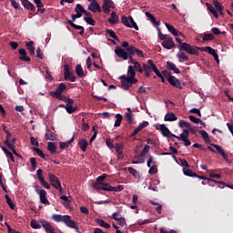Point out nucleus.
<instances>
[{
	"mask_svg": "<svg viewBox=\"0 0 233 233\" xmlns=\"http://www.w3.org/2000/svg\"><path fill=\"white\" fill-rule=\"evenodd\" d=\"M119 79L121 80L123 89L127 91L138 82L137 78H136V71L133 69V66H128L127 76H120Z\"/></svg>",
	"mask_w": 233,
	"mask_h": 233,
	"instance_id": "obj_1",
	"label": "nucleus"
},
{
	"mask_svg": "<svg viewBox=\"0 0 233 233\" xmlns=\"http://www.w3.org/2000/svg\"><path fill=\"white\" fill-rule=\"evenodd\" d=\"M176 42L179 44V46H177V48L179 49V51L185 52L191 56H199V52L198 50L191 47L190 44L182 42V40L179 37H176Z\"/></svg>",
	"mask_w": 233,
	"mask_h": 233,
	"instance_id": "obj_2",
	"label": "nucleus"
},
{
	"mask_svg": "<svg viewBox=\"0 0 233 233\" xmlns=\"http://www.w3.org/2000/svg\"><path fill=\"white\" fill-rule=\"evenodd\" d=\"M83 13L78 12L75 15H72V20H67V25L72 26L75 30H80L79 35L83 36L85 34V27L81 25H76L74 22H76V19H79L82 16Z\"/></svg>",
	"mask_w": 233,
	"mask_h": 233,
	"instance_id": "obj_3",
	"label": "nucleus"
},
{
	"mask_svg": "<svg viewBox=\"0 0 233 233\" xmlns=\"http://www.w3.org/2000/svg\"><path fill=\"white\" fill-rule=\"evenodd\" d=\"M48 182H50V186H52L53 188L58 190L59 194L63 195V187H61V182L56 176L48 173Z\"/></svg>",
	"mask_w": 233,
	"mask_h": 233,
	"instance_id": "obj_4",
	"label": "nucleus"
},
{
	"mask_svg": "<svg viewBox=\"0 0 233 233\" xmlns=\"http://www.w3.org/2000/svg\"><path fill=\"white\" fill-rule=\"evenodd\" d=\"M35 192H36L37 195H39V200L42 205H50V202H48L47 199V192L44 189H41V187L38 185L35 186Z\"/></svg>",
	"mask_w": 233,
	"mask_h": 233,
	"instance_id": "obj_5",
	"label": "nucleus"
},
{
	"mask_svg": "<svg viewBox=\"0 0 233 233\" xmlns=\"http://www.w3.org/2000/svg\"><path fill=\"white\" fill-rule=\"evenodd\" d=\"M96 190H105L107 192H122L124 187L123 186H116V187H112L109 184H105L99 187H95Z\"/></svg>",
	"mask_w": 233,
	"mask_h": 233,
	"instance_id": "obj_6",
	"label": "nucleus"
},
{
	"mask_svg": "<svg viewBox=\"0 0 233 233\" xmlns=\"http://www.w3.org/2000/svg\"><path fill=\"white\" fill-rule=\"evenodd\" d=\"M142 67L145 72L153 71L154 74H156V76H160V71H159V69H157L156 65L153 63V60H151V59L147 60V64H143Z\"/></svg>",
	"mask_w": 233,
	"mask_h": 233,
	"instance_id": "obj_7",
	"label": "nucleus"
},
{
	"mask_svg": "<svg viewBox=\"0 0 233 233\" xmlns=\"http://www.w3.org/2000/svg\"><path fill=\"white\" fill-rule=\"evenodd\" d=\"M101 7L103 9V13L109 15L111 13V9L116 8V5L112 0H103Z\"/></svg>",
	"mask_w": 233,
	"mask_h": 233,
	"instance_id": "obj_8",
	"label": "nucleus"
},
{
	"mask_svg": "<svg viewBox=\"0 0 233 233\" xmlns=\"http://www.w3.org/2000/svg\"><path fill=\"white\" fill-rule=\"evenodd\" d=\"M195 50H200L201 52L204 51L206 53H208L211 56H213V58L215 59V61L217 63H219V58L218 56L217 51L215 49H213L210 46H206L203 49L198 46H195V48H193Z\"/></svg>",
	"mask_w": 233,
	"mask_h": 233,
	"instance_id": "obj_9",
	"label": "nucleus"
},
{
	"mask_svg": "<svg viewBox=\"0 0 233 233\" xmlns=\"http://www.w3.org/2000/svg\"><path fill=\"white\" fill-rule=\"evenodd\" d=\"M152 164H156V162H154V157L149 156L147 158V167H149L147 174L151 176L157 173V167L156 165L151 166Z\"/></svg>",
	"mask_w": 233,
	"mask_h": 233,
	"instance_id": "obj_10",
	"label": "nucleus"
},
{
	"mask_svg": "<svg viewBox=\"0 0 233 233\" xmlns=\"http://www.w3.org/2000/svg\"><path fill=\"white\" fill-rule=\"evenodd\" d=\"M64 79L69 80L72 83H76V76H70V68L67 64L64 65Z\"/></svg>",
	"mask_w": 233,
	"mask_h": 233,
	"instance_id": "obj_11",
	"label": "nucleus"
},
{
	"mask_svg": "<svg viewBox=\"0 0 233 233\" xmlns=\"http://www.w3.org/2000/svg\"><path fill=\"white\" fill-rule=\"evenodd\" d=\"M126 49L120 48L119 46L116 47L115 53L116 56L122 58L123 60H128V57L131 56L128 52L125 51Z\"/></svg>",
	"mask_w": 233,
	"mask_h": 233,
	"instance_id": "obj_12",
	"label": "nucleus"
},
{
	"mask_svg": "<svg viewBox=\"0 0 233 233\" xmlns=\"http://www.w3.org/2000/svg\"><path fill=\"white\" fill-rule=\"evenodd\" d=\"M107 175L106 174H103L100 177H96V180L94 184H92V187L94 188H99L101 187H103L104 185H107V183H103L105 181V179H106Z\"/></svg>",
	"mask_w": 233,
	"mask_h": 233,
	"instance_id": "obj_13",
	"label": "nucleus"
},
{
	"mask_svg": "<svg viewBox=\"0 0 233 233\" xmlns=\"http://www.w3.org/2000/svg\"><path fill=\"white\" fill-rule=\"evenodd\" d=\"M36 177H37V180H39V182H41L42 187H44V188L46 189H50V185L44 180V177H43V169L39 168L36 171Z\"/></svg>",
	"mask_w": 233,
	"mask_h": 233,
	"instance_id": "obj_14",
	"label": "nucleus"
},
{
	"mask_svg": "<svg viewBox=\"0 0 233 233\" xmlns=\"http://www.w3.org/2000/svg\"><path fill=\"white\" fill-rule=\"evenodd\" d=\"M70 216L69 215H58V214H53L52 215V220L56 222V223H61L65 222L67 220H70Z\"/></svg>",
	"mask_w": 233,
	"mask_h": 233,
	"instance_id": "obj_15",
	"label": "nucleus"
},
{
	"mask_svg": "<svg viewBox=\"0 0 233 233\" xmlns=\"http://www.w3.org/2000/svg\"><path fill=\"white\" fill-rule=\"evenodd\" d=\"M61 222L64 223V225H66L67 228L75 229V232L81 233L80 228H78V224H76L75 220L70 219Z\"/></svg>",
	"mask_w": 233,
	"mask_h": 233,
	"instance_id": "obj_16",
	"label": "nucleus"
},
{
	"mask_svg": "<svg viewBox=\"0 0 233 233\" xmlns=\"http://www.w3.org/2000/svg\"><path fill=\"white\" fill-rule=\"evenodd\" d=\"M87 10L92 13H101V10H103V8L98 4V2H90L89 5H87Z\"/></svg>",
	"mask_w": 233,
	"mask_h": 233,
	"instance_id": "obj_17",
	"label": "nucleus"
},
{
	"mask_svg": "<svg viewBox=\"0 0 233 233\" xmlns=\"http://www.w3.org/2000/svg\"><path fill=\"white\" fill-rule=\"evenodd\" d=\"M162 47H164L167 50H171L172 48L176 47L175 40L173 37H168L167 40L162 42Z\"/></svg>",
	"mask_w": 233,
	"mask_h": 233,
	"instance_id": "obj_18",
	"label": "nucleus"
},
{
	"mask_svg": "<svg viewBox=\"0 0 233 233\" xmlns=\"http://www.w3.org/2000/svg\"><path fill=\"white\" fill-rule=\"evenodd\" d=\"M127 53H129V56H133L134 55H136L138 57H142L144 58L145 56L143 55V51L142 50H138L137 48H136V46H131V47H127Z\"/></svg>",
	"mask_w": 233,
	"mask_h": 233,
	"instance_id": "obj_19",
	"label": "nucleus"
},
{
	"mask_svg": "<svg viewBox=\"0 0 233 233\" xmlns=\"http://www.w3.org/2000/svg\"><path fill=\"white\" fill-rule=\"evenodd\" d=\"M66 88L67 86L65 85V83H61L58 85L56 90L48 92V96L63 95Z\"/></svg>",
	"mask_w": 233,
	"mask_h": 233,
	"instance_id": "obj_20",
	"label": "nucleus"
},
{
	"mask_svg": "<svg viewBox=\"0 0 233 233\" xmlns=\"http://www.w3.org/2000/svg\"><path fill=\"white\" fill-rule=\"evenodd\" d=\"M167 80L168 81L169 85H171V86L182 89V85H180L179 79H177L176 76H169L167 78Z\"/></svg>",
	"mask_w": 233,
	"mask_h": 233,
	"instance_id": "obj_21",
	"label": "nucleus"
},
{
	"mask_svg": "<svg viewBox=\"0 0 233 233\" xmlns=\"http://www.w3.org/2000/svg\"><path fill=\"white\" fill-rule=\"evenodd\" d=\"M22 6L27 9L28 11L35 13L36 12V7L28 0H21Z\"/></svg>",
	"mask_w": 233,
	"mask_h": 233,
	"instance_id": "obj_22",
	"label": "nucleus"
},
{
	"mask_svg": "<svg viewBox=\"0 0 233 233\" xmlns=\"http://www.w3.org/2000/svg\"><path fill=\"white\" fill-rule=\"evenodd\" d=\"M40 223H41L42 228L46 230V233H56L55 232L54 227H52V225H50V223H48L47 221L41 220Z\"/></svg>",
	"mask_w": 233,
	"mask_h": 233,
	"instance_id": "obj_23",
	"label": "nucleus"
},
{
	"mask_svg": "<svg viewBox=\"0 0 233 233\" xmlns=\"http://www.w3.org/2000/svg\"><path fill=\"white\" fill-rule=\"evenodd\" d=\"M50 96L55 97L58 100H61L66 103H69V105H74V99L66 96L65 95H50Z\"/></svg>",
	"mask_w": 233,
	"mask_h": 233,
	"instance_id": "obj_24",
	"label": "nucleus"
},
{
	"mask_svg": "<svg viewBox=\"0 0 233 233\" xmlns=\"http://www.w3.org/2000/svg\"><path fill=\"white\" fill-rule=\"evenodd\" d=\"M148 127V122L147 121H144L142 124L138 125V127H137L136 129H134V132H132L131 134V137H134L136 136H137V134L139 132H141L143 130V128Z\"/></svg>",
	"mask_w": 233,
	"mask_h": 233,
	"instance_id": "obj_25",
	"label": "nucleus"
},
{
	"mask_svg": "<svg viewBox=\"0 0 233 233\" xmlns=\"http://www.w3.org/2000/svg\"><path fill=\"white\" fill-rule=\"evenodd\" d=\"M19 55H21V56H19V60H21L22 62H30V57L27 56V52L25 51V49L21 48L18 51Z\"/></svg>",
	"mask_w": 233,
	"mask_h": 233,
	"instance_id": "obj_26",
	"label": "nucleus"
},
{
	"mask_svg": "<svg viewBox=\"0 0 233 233\" xmlns=\"http://www.w3.org/2000/svg\"><path fill=\"white\" fill-rule=\"evenodd\" d=\"M167 69H168L169 71H173L176 75H179L180 74L179 68H177L176 66V64H174L171 61L167 62Z\"/></svg>",
	"mask_w": 233,
	"mask_h": 233,
	"instance_id": "obj_27",
	"label": "nucleus"
},
{
	"mask_svg": "<svg viewBox=\"0 0 233 233\" xmlns=\"http://www.w3.org/2000/svg\"><path fill=\"white\" fill-rule=\"evenodd\" d=\"M211 147H215V149H217L218 154L221 155L222 158L228 161V155H226V152H224V149L223 147H221V146L211 144Z\"/></svg>",
	"mask_w": 233,
	"mask_h": 233,
	"instance_id": "obj_28",
	"label": "nucleus"
},
{
	"mask_svg": "<svg viewBox=\"0 0 233 233\" xmlns=\"http://www.w3.org/2000/svg\"><path fill=\"white\" fill-rule=\"evenodd\" d=\"M165 26H167V29H168V32L171 33V35L175 36L182 35V33L178 32L175 26H173L170 24H165Z\"/></svg>",
	"mask_w": 233,
	"mask_h": 233,
	"instance_id": "obj_29",
	"label": "nucleus"
},
{
	"mask_svg": "<svg viewBox=\"0 0 233 233\" xmlns=\"http://www.w3.org/2000/svg\"><path fill=\"white\" fill-rule=\"evenodd\" d=\"M75 139H76V133H74V137H72V138H70L69 141L59 142V148L65 150L66 148L69 147L70 144H72Z\"/></svg>",
	"mask_w": 233,
	"mask_h": 233,
	"instance_id": "obj_30",
	"label": "nucleus"
},
{
	"mask_svg": "<svg viewBox=\"0 0 233 233\" xmlns=\"http://www.w3.org/2000/svg\"><path fill=\"white\" fill-rule=\"evenodd\" d=\"M177 120V116H176L175 113H167L164 116V121L166 122H175Z\"/></svg>",
	"mask_w": 233,
	"mask_h": 233,
	"instance_id": "obj_31",
	"label": "nucleus"
},
{
	"mask_svg": "<svg viewBox=\"0 0 233 233\" xmlns=\"http://www.w3.org/2000/svg\"><path fill=\"white\" fill-rule=\"evenodd\" d=\"M33 3L36 5L37 13H40V14L46 13V8H43L44 5H43V2H41V0H33Z\"/></svg>",
	"mask_w": 233,
	"mask_h": 233,
	"instance_id": "obj_32",
	"label": "nucleus"
},
{
	"mask_svg": "<svg viewBox=\"0 0 233 233\" xmlns=\"http://www.w3.org/2000/svg\"><path fill=\"white\" fill-rule=\"evenodd\" d=\"M96 225L100 226L101 228H103L105 229L111 228V225L106 223L105 220H103L101 218H96Z\"/></svg>",
	"mask_w": 233,
	"mask_h": 233,
	"instance_id": "obj_33",
	"label": "nucleus"
},
{
	"mask_svg": "<svg viewBox=\"0 0 233 233\" xmlns=\"http://www.w3.org/2000/svg\"><path fill=\"white\" fill-rule=\"evenodd\" d=\"M198 177V178H199L200 180H208V181H210V182H215V183L220 184V185H222V186H225V185H226V183H224L223 181L213 180V179L208 178V177H204V176L196 175V176H193V177Z\"/></svg>",
	"mask_w": 233,
	"mask_h": 233,
	"instance_id": "obj_34",
	"label": "nucleus"
},
{
	"mask_svg": "<svg viewBox=\"0 0 233 233\" xmlns=\"http://www.w3.org/2000/svg\"><path fill=\"white\" fill-rule=\"evenodd\" d=\"M159 130L160 133H162V136H164L165 137H168V136L172 134L170 132V129H168V127H167L164 124L160 125Z\"/></svg>",
	"mask_w": 233,
	"mask_h": 233,
	"instance_id": "obj_35",
	"label": "nucleus"
},
{
	"mask_svg": "<svg viewBox=\"0 0 233 233\" xmlns=\"http://www.w3.org/2000/svg\"><path fill=\"white\" fill-rule=\"evenodd\" d=\"M189 131L188 129H183L182 134L179 137H176L177 140H188Z\"/></svg>",
	"mask_w": 233,
	"mask_h": 233,
	"instance_id": "obj_36",
	"label": "nucleus"
},
{
	"mask_svg": "<svg viewBox=\"0 0 233 233\" xmlns=\"http://www.w3.org/2000/svg\"><path fill=\"white\" fill-rule=\"evenodd\" d=\"M107 22L111 25H116L118 23V16L116 12H112L111 13V17H109V19H107Z\"/></svg>",
	"mask_w": 233,
	"mask_h": 233,
	"instance_id": "obj_37",
	"label": "nucleus"
},
{
	"mask_svg": "<svg viewBox=\"0 0 233 233\" xmlns=\"http://www.w3.org/2000/svg\"><path fill=\"white\" fill-rule=\"evenodd\" d=\"M176 57H177V59H179V63L188 62V56H187V55H185L184 52L179 51V53H177L176 55Z\"/></svg>",
	"mask_w": 233,
	"mask_h": 233,
	"instance_id": "obj_38",
	"label": "nucleus"
},
{
	"mask_svg": "<svg viewBox=\"0 0 233 233\" xmlns=\"http://www.w3.org/2000/svg\"><path fill=\"white\" fill-rule=\"evenodd\" d=\"M213 5L215 6L214 8L217 9L218 13H219V15H224L223 14L224 7L219 2L213 1Z\"/></svg>",
	"mask_w": 233,
	"mask_h": 233,
	"instance_id": "obj_39",
	"label": "nucleus"
},
{
	"mask_svg": "<svg viewBox=\"0 0 233 233\" xmlns=\"http://www.w3.org/2000/svg\"><path fill=\"white\" fill-rule=\"evenodd\" d=\"M47 150L51 155L56 154V145L53 142H48Z\"/></svg>",
	"mask_w": 233,
	"mask_h": 233,
	"instance_id": "obj_40",
	"label": "nucleus"
},
{
	"mask_svg": "<svg viewBox=\"0 0 233 233\" xmlns=\"http://www.w3.org/2000/svg\"><path fill=\"white\" fill-rule=\"evenodd\" d=\"M75 72L76 73V76H78V77H85V72L83 71V67H81V65H76V66L75 67Z\"/></svg>",
	"mask_w": 233,
	"mask_h": 233,
	"instance_id": "obj_41",
	"label": "nucleus"
},
{
	"mask_svg": "<svg viewBox=\"0 0 233 233\" xmlns=\"http://www.w3.org/2000/svg\"><path fill=\"white\" fill-rule=\"evenodd\" d=\"M33 151L39 156L42 159L47 160L48 155L43 153V150L39 149L38 147H33Z\"/></svg>",
	"mask_w": 233,
	"mask_h": 233,
	"instance_id": "obj_42",
	"label": "nucleus"
},
{
	"mask_svg": "<svg viewBox=\"0 0 233 233\" xmlns=\"http://www.w3.org/2000/svg\"><path fill=\"white\" fill-rule=\"evenodd\" d=\"M198 133L200 134V137H202V139H204V142L207 144L210 143V137L206 130H199Z\"/></svg>",
	"mask_w": 233,
	"mask_h": 233,
	"instance_id": "obj_43",
	"label": "nucleus"
},
{
	"mask_svg": "<svg viewBox=\"0 0 233 233\" xmlns=\"http://www.w3.org/2000/svg\"><path fill=\"white\" fill-rule=\"evenodd\" d=\"M87 140L85 138H82L80 141H78V146L80 147L81 151L86 152V149L87 148Z\"/></svg>",
	"mask_w": 233,
	"mask_h": 233,
	"instance_id": "obj_44",
	"label": "nucleus"
},
{
	"mask_svg": "<svg viewBox=\"0 0 233 233\" xmlns=\"http://www.w3.org/2000/svg\"><path fill=\"white\" fill-rule=\"evenodd\" d=\"M33 45H35V42L30 41V42H27V44H25V46H27V49L30 55L35 56V46H33Z\"/></svg>",
	"mask_w": 233,
	"mask_h": 233,
	"instance_id": "obj_45",
	"label": "nucleus"
},
{
	"mask_svg": "<svg viewBox=\"0 0 233 233\" xmlns=\"http://www.w3.org/2000/svg\"><path fill=\"white\" fill-rule=\"evenodd\" d=\"M207 9H208V12H210L211 15H213V16L218 18V10L216 8L213 7L212 5L207 4Z\"/></svg>",
	"mask_w": 233,
	"mask_h": 233,
	"instance_id": "obj_46",
	"label": "nucleus"
},
{
	"mask_svg": "<svg viewBox=\"0 0 233 233\" xmlns=\"http://www.w3.org/2000/svg\"><path fill=\"white\" fill-rule=\"evenodd\" d=\"M106 34L109 35V37H111L112 39L119 41L117 35H116V32H114L113 30L106 29Z\"/></svg>",
	"mask_w": 233,
	"mask_h": 233,
	"instance_id": "obj_47",
	"label": "nucleus"
},
{
	"mask_svg": "<svg viewBox=\"0 0 233 233\" xmlns=\"http://www.w3.org/2000/svg\"><path fill=\"white\" fill-rule=\"evenodd\" d=\"M145 15H147V17L149 18V20L151 21V23H153L154 25H159V22L156 20L152 14L147 12L145 13Z\"/></svg>",
	"mask_w": 233,
	"mask_h": 233,
	"instance_id": "obj_48",
	"label": "nucleus"
},
{
	"mask_svg": "<svg viewBox=\"0 0 233 233\" xmlns=\"http://www.w3.org/2000/svg\"><path fill=\"white\" fill-rule=\"evenodd\" d=\"M30 227H32L33 229H40L43 226L40 222L38 223L37 220L33 219L32 221H30Z\"/></svg>",
	"mask_w": 233,
	"mask_h": 233,
	"instance_id": "obj_49",
	"label": "nucleus"
},
{
	"mask_svg": "<svg viewBox=\"0 0 233 233\" xmlns=\"http://www.w3.org/2000/svg\"><path fill=\"white\" fill-rule=\"evenodd\" d=\"M116 123L114 124V127H119L120 124L122 123L123 116L121 114H116Z\"/></svg>",
	"mask_w": 233,
	"mask_h": 233,
	"instance_id": "obj_50",
	"label": "nucleus"
},
{
	"mask_svg": "<svg viewBox=\"0 0 233 233\" xmlns=\"http://www.w3.org/2000/svg\"><path fill=\"white\" fill-rule=\"evenodd\" d=\"M127 111L129 112L125 114V116L127 117L128 124H133V113H131V110L129 108H127Z\"/></svg>",
	"mask_w": 233,
	"mask_h": 233,
	"instance_id": "obj_51",
	"label": "nucleus"
},
{
	"mask_svg": "<svg viewBox=\"0 0 233 233\" xmlns=\"http://www.w3.org/2000/svg\"><path fill=\"white\" fill-rule=\"evenodd\" d=\"M213 39H215V35L212 34H206L204 36H202V41L204 42L212 41Z\"/></svg>",
	"mask_w": 233,
	"mask_h": 233,
	"instance_id": "obj_52",
	"label": "nucleus"
},
{
	"mask_svg": "<svg viewBox=\"0 0 233 233\" xmlns=\"http://www.w3.org/2000/svg\"><path fill=\"white\" fill-rule=\"evenodd\" d=\"M83 20H85L86 24L96 26V20H94L92 17H83Z\"/></svg>",
	"mask_w": 233,
	"mask_h": 233,
	"instance_id": "obj_53",
	"label": "nucleus"
},
{
	"mask_svg": "<svg viewBox=\"0 0 233 233\" xmlns=\"http://www.w3.org/2000/svg\"><path fill=\"white\" fill-rule=\"evenodd\" d=\"M132 68L134 71L138 72V74H142L143 72H145V70L143 69L142 66H140V64L132 66Z\"/></svg>",
	"mask_w": 233,
	"mask_h": 233,
	"instance_id": "obj_54",
	"label": "nucleus"
},
{
	"mask_svg": "<svg viewBox=\"0 0 233 233\" xmlns=\"http://www.w3.org/2000/svg\"><path fill=\"white\" fill-rule=\"evenodd\" d=\"M87 12L83 5H81L80 4H76V7H75V13H86Z\"/></svg>",
	"mask_w": 233,
	"mask_h": 233,
	"instance_id": "obj_55",
	"label": "nucleus"
},
{
	"mask_svg": "<svg viewBox=\"0 0 233 233\" xmlns=\"http://www.w3.org/2000/svg\"><path fill=\"white\" fill-rule=\"evenodd\" d=\"M122 25L127 26V28H131V24H129V20L127 16H122Z\"/></svg>",
	"mask_w": 233,
	"mask_h": 233,
	"instance_id": "obj_56",
	"label": "nucleus"
},
{
	"mask_svg": "<svg viewBox=\"0 0 233 233\" xmlns=\"http://www.w3.org/2000/svg\"><path fill=\"white\" fill-rule=\"evenodd\" d=\"M64 109H66V111H67V114H69V115L75 114L76 111V107L74 106H69L64 107Z\"/></svg>",
	"mask_w": 233,
	"mask_h": 233,
	"instance_id": "obj_57",
	"label": "nucleus"
},
{
	"mask_svg": "<svg viewBox=\"0 0 233 233\" xmlns=\"http://www.w3.org/2000/svg\"><path fill=\"white\" fill-rule=\"evenodd\" d=\"M45 137L47 140L54 141L55 136H54V133L52 131H50V129H47V133H46Z\"/></svg>",
	"mask_w": 233,
	"mask_h": 233,
	"instance_id": "obj_58",
	"label": "nucleus"
},
{
	"mask_svg": "<svg viewBox=\"0 0 233 233\" xmlns=\"http://www.w3.org/2000/svg\"><path fill=\"white\" fill-rule=\"evenodd\" d=\"M179 127H186V128H190V127H193L190 123L185 121V120H180L179 121Z\"/></svg>",
	"mask_w": 233,
	"mask_h": 233,
	"instance_id": "obj_59",
	"label": "nucleus"
},
{
	"mask_svg": "<svg viewBox=\"0 0 233 233\" xmlns=\"http://www.w3.org/2000/svg\"><path fill=\"white\" fill-rule=\"evenodd\" d=\"M11 3V6H13V8L16 9V10H23V8L21 7V5L16 2V0H10Z\"/></svg>",
	"mask_w": 233,
	"mask_h": 233,
	"instance_id": "obj_60",
	"label": "nucleus"
},
{
	"mask_svg": "<svg viewBox=\"0 0 233 233\" xmlns=\"http://www.w3.org/2000/svg\"><path fill=\"white\" fill-rule=\"evenodd\" d=\"M189 121L195 123L196 125L202 123L203 121L201 120V118H196L195 116H188Z\"/></svg>",
	"mask_w": 233,
	"mask_h": 233,
	"instance_id": "obj_61",
	"label": "nucleus"
},
{
	"mask_svg": "<svg viewBox=\"0 0 233 233\" xmlns=\"http://www.w3.org/2000/svg\"><path fill=\"white\" fill-rule=\"evenodd\" d=\"M129 24L131 25L130 28L136 29V31H138L137 24L134 21L133 16H129Z\"/></svg>",
	"mask_w": 233,
	"mask_h": 233,
	"instance_id": "obj_62",
	"label": "nucleus"
},
{
	"mask_svg": "<svg viewBox=\"0 0 233 233\" xmlns=\"http://www.w3.org/2000/svg\"><path fill=\"white\" fill-rule=\"evenodd\" d=\"M184 175L189 177L197 176V174H195L193 171H191V169L188 168L184 169Z\"/></svg>",
	"mask_w": 233,
	"mask_h": 233,
	"instance_id": "obj_63",
	"label": "nucleus"
},
{
	"mask_svg": "<svg viewBox=\"0 0 233 233\" xmlns=\"http://www.w3.org/2000/svg\"><path fill=\"white\" fill-rule=\"evenodd\" d=\"M127 171L129 172V174L132 175V177H137L138 176V173H137V170L133 168V167H127Z\"/></svg>",
	"mask_w": 233,
	"mask_h": 233,
	"instance_id": "obj_64",
	"label": "nucleus"
}]
</instances>
